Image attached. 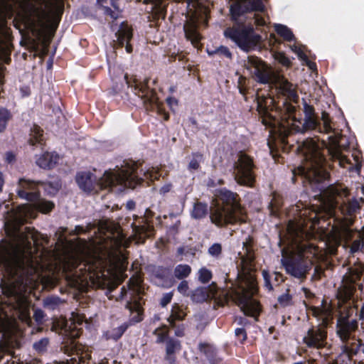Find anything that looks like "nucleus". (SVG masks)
<instances>
[{"label":"nucleus","instance_id":"f257e3e1","mask_svg":"<svg viewBox=\"0 0 364 364\" xmlns=\"http://www.w3.org/2000/svg\"><path fill=\"white\" fill-rule=\"evenodd\" d=\"M53 206H6L4 226L11 241L0 247V267L3 277L0 287L4 295L3 302L16 311L22 320L31 321L25 293L27 287L37 279V269L26 257V250L31 247V241L37 240L33 228L22 229L21 225L34 218L33 208L48 213Z\"/></svg>","mask_w":364,"mask_h":364},{"label":"nucleus","instance_id":"f03ea898","mask_svg":"<svg viewBox=\"0 0 364 364\" xmlns=\"http://www.w3.org/2000/svg\"><path fill=\"white\" fill-rule=\"evenodd\" d=\"M297 152L302 155L305 164L298 168L304 187L313 193L311 197L321 202L320 205H360L364 203V187L357 188V195L351 196L348 189L342 184L328 185L330 174L325 165L326 159L318 142L312 138L298 141Z\"/></svg>","mask_w":364,"mask_h":364},{"label":"nucleus","instance_id":"7ed1b4c3","mask_svg":"<svg viewBox=\"0 0 364 364\" xmlns=\"http://www.w3.org/2000/svg\"><path fill=\"white\" fill-rule=\"evenodd\" d=\"M64 9L63 0H0V48H11L7 18L16 14L15 26L31 31L40 38L45 31L58 21Z\"/></svg>","mask_w":364,"mask_h":364},{"label":"nucleus","instance_id":"20e7f679","mask_svg":"<svg viewBox=\"0 0 364 364\" xmlns=\"http://www.w3.org/2000/svg\"><path fill=\"white\" fill-rule=\"evenodd\" d=\"M274 100L271 97L262 98L257 100V111L264 125L269 128V139L268 146L271 151L275 149H285L289 145L288 138L293 133L304 132L308 130L316 129L321 133L333 132L331 127V119L328 112H321V121L315 113L313 105L308 104L304 100V122L299 121V125L290 124L288 121L280 122L270 113Z\"/></svg>","mask_w":364,"mask_h":364},{"label":"nucleus","instance_id":"39448f33","mask_svg":"<svg viewBox=\"0 0 364 364\" xmlns=\"http://www.w3.org/2000/svg\"><path fill=\"white\" fill-rule=\"evenodd\" d=\"M137 164L126 162L121 167L105 171L100 177L91 171L77 173L75 181L79 188L87 193H97L101 190L121 193L134 188L142 180L136 173Z\"/></svg>","mask_w":364,"mask_h":364},{"label":"nucleus","instance_id":"423d86ee","mask_svg":"<svg viewBox=\"0 0 364 364\" xmlns=\"http://www.w3.org/2000/svg\"><path fill=\"white\" fill-rule=\"evenodd\" d=\"M63 271L70 274V277L80 285H93L97 288H104L102 279L105 261L100 256H89L82 259L74 254H66L63 258Z\"/></svg>","mask_w":364,"mask_h":364},{"label":"nucleus","instance_id":"0eeeda50","mask_svg":"<svg viewBox=\"0 0 364 364\" xmlns=\"http://www.w3.org/2000/svg\"><path fill=\"white\" fill-rule=\"evenodd\" d=\"M229 284H231L229 287V301L231 300L238 306L246 316L258 321L263 307L259 300L255 298L259 293V287L255 276L238 273L235 282L229 279Z\"/></svg>","mask_w":364,"mask_h":364},{"label":"nucleus","instance_id":"6e6552de","mask_svg":"<svg viewBox=\"0 0 364 364\" xmlns=\"http://www.w3.org/2000/svg\"><path fill=\"white\" fill-rule=\"evenodd\" d=\"M98 230L102 232L100 240V248L108 256H117L122 255L121 248H126L129 245L131 240L136 243H144L145 240L151 236L153 228L149 225H134L132 228V235L127 238L121 228L112 222L100 223Z\"/></svg>","mask_w":364,"mask_h":364},{"label":"nucleus","instance_id":"1a4fd4ad","mask_svg":"<svg viewBox=\"0 0 364 364\" xmlns=\"http://www.w3.org/2000/svg\"><path fill=\"white\" fill-rule=\"evenodd\" d=\"M247 70L252 78L257 82L262 85L274 86L278 93L285 97L284 105L287 100L297 102L299 95L293 89V85L284 76L275 74L261 58L256 56H249L247 60Z\"/></svg>","mask_w":364,"mask_h":364},{"label":"nucleus","instance_id":"9d476101","mask_svg":"<svg viewBox=\"0 0 364 364\" xmlns=\"http://www.w3.org/2000/svg\"><path fill=\"white\" fill-rule=\"evenodd\" d=\"M316 255V247L310 245L297 253L283 256L282 264L286 272L294 278L304 280L313 266L312 258Z\"/></svg>","mask_w":364,"mask_h":364},{"label":"nucleus","instance_id":"9b49d317","mask_svg":"<svg viewBox=\"0 0 364 364\" xmlns=\"http://www.w3.org/2000/svg\"><path fill=\"white\" fill-rule=\"evenodd\" d=\"M187 13L183 30L186 37L191 43L198 47L200 35L198 31V23L207 24L208 9L202 5L198 0H186Z\"/></svg>","mask_w":364,"mask_h":364},{"label":"nucleus","instance_id":"f8f14e48","mask_svg":"<svg viewBox=\"0 0 364 364\" xmlns=\"http://www.w3.org/2000/svg\"><path fill=\"white\" fill-rule=\"evenodd\" d=\"M39 186H43L45 191L50 196L55 195L61 188V183L59 180L42 183L34 181L24 178H20L16 190L17 195L21 199L28 202L36 203L35 205H54L53 202L42 201L40 195L36 192Z\"/></svg>","mask_w":364,"mask_h":364},{"label":"nucleus","instance_id":"ddd939ff","mask_svg":"<svg viewBox=\"0 0 364 364\" xmlns=\"http://www.w3.org/2000/svg\"><path fill=\"white\" fill-rule=\"evenodd\" d=\"M257 166L252 156L248 154L236 155L233 163L235 181L244 186L252 188L256 182Z\"/></svg>","mask_w":364,"mask_h":364},{"label":"nucleus","instance_id":"4468645a","mask_svg":"<svg viewBox=\"0 0 364 364\" xmlns=\"http://www.w3.org/2000/svg\"><path fill=\"white\" fill-rule=\"evenodd\" d=\"M229 38L234 41L242 49L247 50L259 46L262 38L255 33L251 23H238L232 28L229 27Z\"/></svg>","mask_w":364,"mask_h":364},{"label":"nucleus","instance_id":"2eb2a0df","mask_svg":"<svg viewBox=\"0 0 364 364\" xmlns=\"http://www.w3.org/2000/svg\"><path fill=\"white\" fill-rule=\"evenodd\" d=\"M191 299L196 303H203L208 300L214 301V307L223 306L228 302V291L218 288L213 282L208 287H200L193 291Z\"/></svg>","mask_w":364,"mask_h":364},{"label":"nucleus","instance_id":"dca6fc26","mask_svg":"<svg viewBox=\"0 0 364 364\" xmlns=\"http://www.w3.org/2000/svg\"><path fill=\"white\" fill-rule=\"evenodd\" d=\"M299 217L304 223H311L313 225H319L321 220H325L321 210L328 208L331 212L336 210L338 206H296ZM343 208L344 206H339Z\"/></svg>","mask_w":364,"mask_h":364},{"label":"nucleus","instance_id":"f3484780","mask_svg":"<svg viewBox=\"0 0 364 364\" xmlns=\"http://www.w3.org/2000/svg\"><path fill=\"white\" fill-rule=\"evenodd\" d=\"M124 78L127 85L134 89L135 94L141 97L145 104L149 103L151 106L156 105L158 107L157 97L154 92L147 86L148 79L143 81H139L136 78L129 80L127 75L124 76Z\"/></svg>","mask_w":364,"mask_h":364},{"label":"nucleus","instance_id":"a211bd4d","mask_svg":"<svg viewBox=\"0 0 364 364\" xmlns=\"http://www.w3.org/2000/svg\"><path fill=\"white\" fill-rule=\"evenodd\" d=\"M358 327V323L355 319H349L347 316L338 318L336 323V331L339 336L342 345L345 346L351 343L355 336L352 333L355 332Z\"/></svg>","mask_w":364,"mask_h":364},{"label":"nucleus","instance_id":"6ab92c4d","mask_svg":"<svg viewBox=\"0 0 364 364\" xmlns=\"http://www.w3.org/2000/svg\"><path fill=\"white\" fill-rule=\"evenodd\" d=\"M326 339L327 331L325 328L312 326L304 337L303 341L309 348L321 349L326 346Z\"/></svg>","mask_w":364,"mask_h":364},{"label":"nucleus","instance_id":"aec40b11","mask_svg":"<svg viewBox=\"0 0 364 364\" xmlns=\"http://www.w3.org/2000/svg\"><path fill=\"white\" fill-rule=\"evenodd\" d=\"M117 37L119 45L122 46L125 45L127 52L131 53L132 48L129 42L132 38V30L128 24L125 23H122L117 33Z\"/></svg>","mask_w":364,"mask_h":364},{"label":"nucleus","instance_id":"412c9836","mask_svg":"<svg viewBox=\"0 0 364 364\" xmlns=\"http://www.w3.org/2000/svg\"><path fill=\"white\" fill-rule=\"evenodd\" d=\"M341 348L342 353L346 354L349 359H352L360 351L364 353V343L360 339L353 338L350 343L341 346Z\"/></svg>","mask_w":364,"mask_h":364},{"label":"nucleus","instance_id":"4be33fe9","mask_svg":"<svg viewBox=\"0 0 364 364\" xmlns=\"http://www.w3.org/2000/svg\"><path fill=\"white\" fill-rule=\"evenodd\" d=\"M225 207L214 206V208L210 210V219L218 226H223L228 223V215Z\"/></svg>","mask_w":364,"mask_h":364},{"label":"nucleus","instance_id":"5701e85b","mask_svg":"<svg viewBox=\"0 0 364 364\" xmlns=\"http://www.w3.org/2000/svg\"><path fill=\"white\" fill-rule=\"evenodd\" d=\"M82 323V319L77 317L73 318V321L67 322L64 328V333L65 336L70 339H75L80 336L81 329L77 327Z\"/></svg>","mask_w":364,"mask_h":364},{"label":"nucleus","instance_id":"b1692460","mask_svg":"<svg viewBox=\"0 0 364 364\" xmlns=\"http://www.w3.org/2000/svg\"><path fill=\"white\" fill-rule=\"evenodd\" d=\"M59 156L55 153H45L36 159V164L43 168H52L58 163Z\"/></svg>","mask_w":364,"mask_h":364},{"label":"nucleus","instance_id":"393cba45","mask_svg":"<svg viewBox=\"0 0 364 364\" xmlns=\"http://www.w3.org/2000/svg\"><path fill=\"white\" fill-rule=\"evenodd\" d=\"M250 13L245 0H240L230 6L229 15L232 20L237 21V18L245 14Z\"/></svg>","mask_w":364,"mask_h":364},{"label":"nucleus","instance_id":"a878e982","mask_svg":"<svg viewBox=\"0 0 364 364\" xmlns=\"http://www.w3.org/2000/svg\"><path fill=\"white\" fill-rule=\"evenodd\" d=\"M186 316V314L185 313L183 307L179 306L178 304H174L172 306L171 314L167 318V321L171 327L175 328L176 321H183Z\"/></svg>","mask_w":364,"mask_h":364},{"label":"nucleus","instance_id":"bb28decb","mask_svg":"<svg viewBox=\"0 0 364 364\" xmlns=\"http://www.w3.org/2000/svg\"><path fill=\"white\" fill-rule=\"evenodd\" d=\"M200 351L203 353L208 359L213 364H219L220 358L218 356L215 348L208 343H200L198 346Z\"/></svg>","mask_w":364,"mask_h":364},{"label":"nucleus","instance_id":"cd10ccee","mask_svg":"<svg viewBox=\"0 0 364 364\" xmlns=\"http://www.w3.org/2000/svg\"><path fill=\"white\" fill-rule=\"evenodd\" d=\"M127 308L131 314V321L138 323L142 321V307L138 301H129L127 304Z\"/></svg>","mask_w":364,"mask_h":364},{"label":"nucleus","instance_id":"c85d7f7f","mask_svg":"<svg viewBox=\"0 0 364 364\" xmlns=\"http://www.w3.org/2000/svg\"><path fill=\"white\" fill-rule=\"evenodd\" d=\"M250 143L245 136H240L236 141H233L231 150L237 153L236 155L247 154L246 151L249 149Z\"/></svg>","mask_w":364,"mask_h":364},{"label":"nucleus","instance_id":"c756f323","mask_svg":"<svg viewBox=\"0 0 364 364\" xmlns=\"http://www.w3.org/2000/svg\"><path fill=\"white\" fill-rule=\"evenodd\" d=\"M181 343L178 340L169 338L166 341V358L170 363H172L174 360L172 355L179 351L181 350Z\"/></svg>","mask_w":364,"mask_h":364},{"label":"nucleus","instance_id":"7c9ffc66","mask_svg":"<svg viewBox=\"0 0 364 364\" xmlns=\"http://www.w3.org/2000/svg\"><path fill=\"white\" fill-rule=\"evenodd\" d=\"M274 30L286 41L291 42L295 39L293 32L285 25L276 24Z\"/></svg>","mask_w":364,"mask_h":364},{"label":"nucleus","instance_id":"2f4dec72","mask_svg":"<svg viewBox=\"0 0 364 364\" xmlns=\"http://www.w3.org/2000/svg\"><path fill=\"white\" fill-rule=\"evenodd\" d=\"M191 272V268L188 264H178L174 269V276L178 279H182L189 276Z\"/></svg>","mask_w":364,"mask_h":364},{"label":"nucleus","instance_id":"473e14b6","mask_svg":"<svg viewBox=\"0 0 364 364\" xmlns=\"http://www.w3.org/2000/svg\"><path fill=\"white\" fill-rule=\"evenodd\" d=\"M43 140V130L38 126L34 125L31 130L29 139V143L34 145L40 143Z\"/></svg>","mask_w":364,"mask_h":364},{"label":"nucleus","instance_id":"72a5a7b5","mask_svg":"<svg viewBox=\"0 0 364 364\" xmlns=\"http://www.w3.org/2000/svg\"><path fill=\"white\" fill-rule=\"evenodd\" d=\"M62 304L63 301L58 296H49L43 300L44 307L50 310L57 309Z\"/></svg>","mask_w":364,"mask_h":364},{"label":"nucleus","instance_id":"f704fd0d","mask_svg":"<svg viewBox=\"0 0 364 364\" xmlns=\"http://www.w3.org/2000/svg\"><path fill=\"white\" fill-rule=\"evenodd\" d=\"M289 291L290 290L287 289L286 292L280 295L277 299L278 304L283 308L291 306L293 304V297L292 295L289 294Z\"/></svg>","mask_w":364,"mask_h":364},{"label":"nucleus","instance_id":"c9c22d12","mask_svg":"<svg viewBox=\"0 0 364 364\" xmlns=\"http://www.w3.org/2000/svg\"><path fill=\"white\" fill-rule=\"evenodd\" d=\"M249 12L263 11L264 6L262 0H245Z\"/></svg>","mask_w":364,"mask_h":364},{"label":"nucleus","instance_id":"e433bc0d","mask_svg":"<svg viewBox=\"0 0 364 364\" xmlns=\"http://www.w3.org/2000/svg\"><path fill=\"white\" fill-rule=\"evenodd\" d=\"M262 275L264 279V288L268 291H272L274 290V284L272 282V276L267 269L262 271Z\"/></svg>","mask_w":364,"mask_h":364},{"label":"nucleus","instance_id":"4c0bfd02","mask_svg":"<svg viewBox=\"0 0 364 364\" xmlns=\"http://www.w3.org/2000/svg\"><path fill=\"white\" fill-rule=\"evenodd\" d=\"M198 279L201 283L205 284L212 279V272L205 267H202L198 270Z\"/></svg>","mask_w":364,"mask_h":364},{"label":"nucleus","instance_id":"58836bf2","mask_svg":"<svg viewBox=\"0 0 364 364\" xmlns=\"http://www.w3.org/2000/svg\"><path fill=\"white\" fill-rule=\"evenodd\" d=\"M207 53L209 55H224L225 57H228V50L224 46H218L215 48L208 46L206 48Z\"/></svg>","mask_w":364,"mask_h":364},{"label":"nucleus","instance_id":"ea45409f","mask_svg":"<svg viewBox=\"0 0 364 364\" xmlns=\"http://www.w3.org/2000/svg\"><path fill=\"white\" fill-rule=\"evenodd\" d=\"M208 213L207 206H193L191 214L194 218L198 219L205 216Z\"/></svg>","mask_w":364,"mask_h":364},{"label":"nucleus","instance_id":"a19ab883","mask_svg":"<svg viewBox=\"0 0 364 364\" xmlns=\"http://www.w3.org/2000/svg\"><path fill=\"white\" fill-rule=\"evenodd\" d=\"M247 82H248V80L242 75H240L238 77L237 88L239 90L240 93L243 95H245L246 94L248 93L247 86Z\"/></svg>","mask_w":364,"mask_h":364},{"label":"nucleus","instance_id":"79ce46f5","mask_svg":"<svg viewBox=\"0 0 364 364\" xmlns=\"http://www.w3.org/2000/svg\"><path fill=\"white\" fill-rule=\"evenodd\" d=\"M154 334L156 335L157 337L156 342L161 343L164 341V339L167 336L168 330L166 326H164L163 328H158L155 329V331H154Z\"/></svg>","mask_w":364,"mask_h":364},{"label":"nucleus","instance_id":"37998d69","mask_svg":"<svg viewBox=\"0 0 364 364\" xmlns=\"http://www.w3.org/2000/svg\"><path fill=\"white\" fill-rule=\"evenodd\" d=\"M48 339L46 338H43L33 343V348L38 352H43L46 350L48 345Z\"/></svg>","mask_w":364,"mask_h":364},{"label":"nucleus","instance_id":"c03bdc74","mask_svg":"<svg viewBox=\"0 0 364 364\" xmlns=\"http://www.w3.org/2000/svg\"><path fill=\"white\" fill-rule=\"evenodd\" d=\"M9 117V113L7 110H0V132L5 129Z\"/></svg>","mask_w":364,"mask_h":364},{"label":"nucleus","instance_id":"a18cd8bd","mask_svg":"<svg viewBox=\"0 0 364 364\" xmlns=\"http://www.w3.org/2000/svg\"><path fill=\"white\" fill-rule=\"evenodd\" d=\"M235 333L237 339L240 342V343H243L244 341L247 340V332L244 328H236Z\"/></svg>","mask_w":364,"mask_h":364},{"label":"nucleus","instance_id":"49530a36","mask_svg":"<svg viewBox=\"0 0 364 364\" xmlns=\"http://www.w3.org/2000/svg\"><path fill=\"white\" fill-rule=\"evenodd\" d=\"M364 247V242L361 240H354L350 246V252L352 254L362 250Z\"/></svg>","mask_w":364,"mask_h":364},{"label":"nucleus","instance_id":"de8ad7c7","mask_svg":"<svg viewBox=\"0 0 364 364\" xmlns=\"http://www.w3.org/2000/svg\"><path fill=\"white\" fill-rule=\"evenodd\" d=\"M144 175L146 178H149L151 181L157 179L159 177L158 171L154 168H148L144 171Z\"/></svg>","mask_w":364,"mask_h":364},{"label":"nucleus","instance_id":"09e8293b","mask_svg":"<svg viewBox=\"0 0 364 364\" xmlns=\"http://www.w3.org/2000/svg\"><path fill=\"white\" fill-rule=\"evenodd\" d=\"M117 0H111L112 6L117 10V11H112L109 8L105 7V13L109 15L112 18H117L118 16V6L117 5Z\"/></svg>","mask_w":364,"mask_h":364},{"label":"nucleus","instance_id":"8fccbe9b","mask_svg":"<svg viewBox=\"0 0 364 364\" xmlns=\"http://www.w3.org/2000/svg\"><path fill=\"white\" fill-rule=\"evenodd\" d=\"M222 251L221 245L219 243H215L208 249V253L213 256L218 257L220 255Z\"/></svg>","mask_w":364,"mask_h":364},{"label":"nucleus","instance_id":"3c124183","mask_svg":"<svg viewBox=\"0 0 364 364\" xmlns=\"http://www.w3.org/2000/svg\"><path fill=\"white\" fill-rule=\"evenodd\" d=\"M45 314L44 312L39 309H36L34 311L33 318L38 323H41L44 319Z\"/></svg>","mask_w":364,"mask_h":364},{"label":"nucleus","instance_id":"603ef678","mask_svg":"<svg viewBox=\"0 0 364 364\" xmlns=\"http://www.w3.org/2000/svg\"><path fill=\"white\" fill-rule=\"evenodd\" d=\"M233 208H237L238 210L243 211L245 206H229V224L232 223L234 219V212L235 210Z\"/></svg>","mask_w":364,"mask_h":364},{"label":"nucleus","instance_id":"864d4df0","mask_svg":"<svg viewBox=\"0 0 364 364\" xmlns=\"http://www.w3.org/2000/svg\"><path fill=\"white\" fill-rule=\"evenodd\" d=\"M291 50L297 54L298 57L300 59H302V60L307 59L306 55L304 53V51L301 50V48L300 47H298L297 46L294 45L292 46Z\"/></svg>","mask_w":364,"mask_h":364},{"label":"nucleus","instance_id":"5fc2aeb1","mask_svg":"<svg viewBox=\"0 0 364 364\" xmlns=\"http://www.w3.org/2000/svg\"><path fill=\"white\" fill-rule=\"evenodd\" d=\"M173 294L171 293H166L163 295L161 299V305L164 307L169 304L172 299Z\"/></svg>","mask_w":364,"mask_h":364},{"label":"nucleus","instance_id":"6e6d98bb","mask_svg":"<svg viewBox=\"0 0 364 364\" xmlns=\"http://www.w3.org/2000/svg\"><path fill=\"white\" fill-rule=\"evenodd\" d=\"M352 156L353 157V159L355 161V167L354 168L358 173L360 172L361 167H362V162L360 159V156L358 154H353Z\"/></svg>","mask_w":364,"mask_h":364},{"label":"nucleus","instance_id":"4d7b16f0","mask_svg":"<svg viewBox=\"0 0 364 364\" xmlns=\"http://www.w3.org/2000/svg\"><path fill=\"white\" fill-rule=\"evenodd\" d=\"M274 277V284L276 286L279 285L281 283L284 282L283 274L278 272H274L273 273Z\"/></svg>","mask_w":364,"mask_h":364},{"label":"nucleus","instance_id":"13d9d810","mask_svg":"<svg viewBox=\"0 0 364 364\" xmlns=\"http://www.w3.org/2000/svg\"><path fill=\"white\" fill-rule=\"evenodd\" d=\"M237 194L229 191V205H241L237 200Z\"/></svg>","mask_w":364,"mask_h":364},{"label":"nucleus","instance_id":"bf43d9fd","mask_svg":"<svg viewBox=\"0 0 364 364\" xmlns=\"http://www.w3.org/2000/svg\"><path fill=\"white\" fill-rule=\"evenodd\" d=\"M188 289V284L186 281H182L178 286V291L183 294H186Z\"/></svg>","mask_w":364,"mask_h":364},{"label":"nucleus","instance_id":"052dcab7","mask_svg":"<svg viewBox=\"0 0 364 364\" xmlns=\"http://www.w3.org/2000/svg\"><path fill=\"white\" fill-rule=\"evenodd\" d=\"M280 198H281V196L279 193H277V192H273L272 193V199L269 203V205H279Z\"/></svg>","mask_w":364,"mask_h":364},{"label":"nucleus","instance_id":"680f3d73","mask_svg":"<svg viewBox=\"0 0 364 364\" xmlns=\"http://www.w3.org/2000/svg\"><path fill=\"white\" fill-rule=\"evenodd\" d=\"M323 274V269L320 267L316 266L314 268V273L313 277L316 279H320L321 274Z\"/></svg>","mask_w":364,"mask_h":364},{"label":"nucleus","instance_id":"e2e57ef3","mask_svg":"<svg viewBox=\"0 0 364 364\" xmlns=\"http://www.w3.org/2000/svg\"><path fill=\"white\" fill-rule=\"evenodd\" d=\"M199 168V163L198 160L193 159H192L189 164H188V168L190 170H197Z\"/></svg>","mask_w":364,"mask_h":364},{"label":"nucleus","instance_id":"0e129e2a","mask_svg":"<svg viewBox=\"0 0 364 364\" xmlns=\"http://www.w3.org/2000/svg\"><path fill=\"white\" fill-rule=\"evenodd\" d=\"M328 139L330 141L331 144L335 146V148H338L340 146V142L336 136H330L328 137Z\"/></svg>","mask_w":364,"mask_h":364},{"label":"nucleus","instance_id":"69168bd1","mask_svg":"<svg viewBox=\"0 0 364 364\" xmlns=\"http://www.w3.org/2000/svg\"><path fill=\"white\" fill-rule=\"evenodd\" d=\"M246 249H247L246 250H247V258L245 259L250 261V262H253L255 259V257H254L253 252H252L251 248L247 247Z\"/></svg>","mask_w":364,"mask_h":364},{"label":"nucleus","instance_id":"338daca9","mask_svg":"<svg viewBox=\"0 0 364 364\" xmlns=\"http://www.w3.org/2000/svg\"><path fill=\"white\" fill-rule=\"evenodd\" d=\"M344 163L350 164V166L349 167V170L353 169L352 163L349 159L347 158L346 156H341L340 158V164H343Z\"/></svg>","mask_w":364,"mask_h":364},{"label":"nucleus","instance_id":"774afa93","mask_svg":"<svg viewBox=\"0 0 364 364\" xmlns=\"http://www.w3.org/2000/svg\"><path fill=\"white\" fill-rule=\"evenodd\" d=\"M235 321L239 324V325H242V326H245L246 325L247 323H248V320L245 318V317H242V316H239V317H237L236 319H235Z\"/></svg>","mask_w":364,"mask_h":364}]
</instances>
